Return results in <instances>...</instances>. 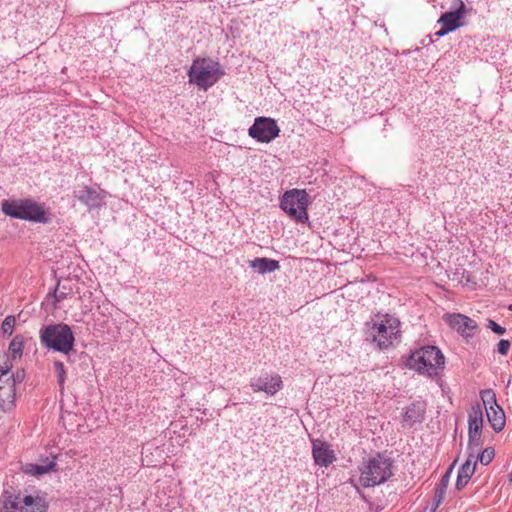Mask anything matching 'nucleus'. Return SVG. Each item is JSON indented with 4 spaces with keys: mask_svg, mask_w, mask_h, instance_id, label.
I'll return each mask as SVG.
<instances>
[{
    "mask_svg": "<svg viewBox=\"0 0 512 512\" xmlns=\"http://www.w3.org/2000/svg\"><path fill=\"white\" fill-rule=\"evenodd\" d=\"M449 32L450 31L448 30V28H446L442 25V28L435 33V36L443 37V36L447 35Z\"/></svg>",
    "mask_w": 512,
    "mask_h": 512,
    "instance_id": "obj_31",
    "label": "nucleus"
},
{
    "mask_svg": "<svg viewBox=\"0 0 512 512\" xmlns=\"http://www.w3.org/2000/svg\"><path fill=\"white\" fill-rule=\"evenodd\" d=\"M445 357L436 346H424L411 354L408 366L428 377L437 376L444 368Z\"/></svg>",
    "mask_w": 512,
    "mask_h": 512,
    "instance_id": "obj_3",
    "label": "nucleus"
},
{
    "mask_svg": "<svg viewBox=\"0 0 512 512\" xmlns=\"http://www.w3.org/2000/svg\"><path fill=\"white\" fill-rule=\"evenodd\" d=\"M312 455L315 463L322 467H327L336 460L331 446L320 440L313 441Z\"/></svg>",
    "mask_w": 512,
    "mask_h": 512,
    "instance_id": "obj_15",
    "label": "nucleus"
},
{
    "mask_svg": "<svg viewBox=\"0 0 512 512\" xmlns=\"http://www.w3.org/2000/svg\"><path fill=\"white\" fill-rule=\"evenodd\" d=\"M426 405L424 402L417 401L411 403L404 410L402 416V426L404 428H411L417 423H421L425 418Z\"/></svg>",
    "mask_w": 512,
    "mask_h": 512,
    "instance_id": "obj_14",
    "label": "nucleus"
},
{
    "mask_svg": "<svg viewBox=\"0 0 512 512\" xmlns=\"http://www.w3.org/2000/svg\"><path fill=\"white\" fill-rule=\"evenodd\" d=\"M483 428V412L480 404L472 407L468 415V434H481Z\"/></svg>",
    "mask_w": 512,
    "mask_h": 512,
    "instance_id": "obj_18",
    "label": "nucleus"
},
{
    "mask_svg": "<svg viewBox=\"0 0 512 512\" xmlns=\"http://www.w3.org/2000/svg\"><path fill=\"white\" fill-rule=\"evenodd\" d=\"M443 319L450 328L465 338L472 337L478 327L476 321L461 313H446Z\"/></svg>",
    "mask_w": 512,
    "mask_h": 512,
    "instance_id": "obj_11",
    "label": "nucleus"
},
{
    "mask_svg": "<svg viewBox=\"0 0 512 512\" xmlns=\"http://www.w3.org/2000/svg\"><path fill=\"white\" fill-rule=\"evenodd\" d=\"M41 344L48 349L69 354L73 350L75 337L69 325L64 323L43 326L39 332Z\"/></svg>",
    "mask_w": 512,
    "mask_h": 512,
    "instance_id": "obj_2",
    "label": "nucleus"
},
{
    "mask_svg": "<svg viewBox=\"0 0 512 512\" xmlns=\"http://www.w3.org/2000/svg\"><path fill=\"white\" fill-rule=\"evenodd\" d=\"M15 323H16L15 316H13V315L6 316V318L3 320L2 325H1V332H2L3 336L9 337L12 335V333L14 331Z\"/></svg>",
    "mask_w": 512,
    "mask_h": 512,
    "instance_id": "obj_23",
    "label": "nucleus"
},
{
    "mask_svg": "<svg viewBox=\"0 0 512 512\" xmlns=\"http://www.w3.org/2000/svg\"><path fill=\"white\" fill-rule=\"evenodd\" d=\"M282 386V379L277 374L271 377H259L258 379L252 380L250 382V387L252 388L253 392L263 391L270 396L275 395L279 390L282 389Z\"/></svg>",
    "mask_w": 512,
    "mask_h": 512,
    "instance_id": "obj_13",
    "label": "nucleus"
},
{
    "mask_svg": "<svg viewBox=\"0 0 512 512\" xmlns=\"http://www.w3.org/2000/svg\"><path fill=\"white\" fill-rule=\"evenodd\" d=\"M480 397L490 426L495 432L502 431L505 427L506 416L502 407L497 403L495 392L492 389H484L480 391Z\"/></svg>",
    "mask_w": 512,
    "mask_h": 512,
    "instance_id": "obj_9",
    "label": "nucleus"
},
{
    "mask_svg": "<svg viewBox=\"0 0 512 512\" xmlns=\"http://www.w3.org/2000/svg\"><path fill=\"white\" fill-rule=\"evenodd\" d=\"M511 343L509 340L501 339L497 345V351L499 354L506 356L509 352Z\"/></svg>",
    "mask_w": 512,
    "mask_h": 512,
    "instance_id": "obj_27",
    "label": "nucleus"
},
{
    "mask_svg": "<svg viewBox=\"0 0 512 512\" xmlns=\"http://www.w3.org/2000/svg\"><path fill=\"white\" fill-rule=\"evenodd\" d=\"M392 463L380 455L368 460L361 471L360 483L364 487H374L387 481L391 475Z\"/></svg>",
    "mask_w": 512,
    "mask_h": 512,
    "instance_id": "obj_8",
    "label": "nucleus"
},
{
    "mask_svg": "<svg viewBox=\"0 0 512 512\" xmlns=\"http://www.w3.org/2000/svg\"><path fill=\"white\" fill-rule=\"evenodd\" d=\"M468 438V450L470 451L469 453L476 455L482 445L481 434H468Z\"/></svg>",
    "mask_w": 512,
    "mask_h": 512,
    "instance_id": "obj_24",
    "label": "nucleus"
},
{
    "mask_svg": "<svg viewBox=\"0 0 512 512\" xmlns=\"http://www.w3.org/2000/svg\"><path fill=\"white\" fill-rule=\"evenodd\" d=\"M24 343V337L22 335H16L9 344L8 353L0 357L1 364H4L5 360L11 363V360L20 359L23 355Z\"/></svg>",
    "mask_w": 512,
    "mask_h": 512,
    "instance_id": "obj_17",
    "label": "nucleus"
},
{
    "mask_svg": "<svg viewBox=\"0 0 512 512\" xmlns=\"http://www.w3.org/2000/svg\"><path fill=\"white\" fill-rule=\"evenodd\" d=\"M54 368H55L58 384L61 388H63L64 382H65V377H66L64 364L60 361H55Z\"/></svg>",
    "mask_w": 512,
    "mask_h": 512,
    "instance_id": "obj_26",
    "label": "nucleus"
},
{
    "mask_svg": "<svg viewBox=\"0 0 512 512\" xmlns=\"http://www.w3.org/2000/svg\"><path fill=\"white\" fill-rule=\"evenodd\" d=\"M56 457L54 456L51 460L46 459L42 464H31L27 470L32 475H43L50 471H54L56 467Z\"/></svg>",
    "mask_w": 512,
    "mask_h": 512,
    "instance_id": "obj_20",
    "label": "nucleus"
},
{
    "mask_svg": "<svg viewBox=\"0 0 512 512\" xmlns=\"http://www.w3.org/2000/svg\"><path fill=\"white\" fill-rule=\"evenodd\" d=\"M2 512H46L47 505L41 497L14 494L4 491L0 498Z\"/></svg>",
    "mask_w": 512,
    "mask_h": 512,
    "instance_id": "obj_6",
    "label": "nucleus"
},
{
    "mask_svg": "<svg viewBox=\"0 0 512 512\" xmlns=\"http://www.w3.org/2000/svg\"><path fill=\"white\" fill-rule=\"evenodd\" d=\"M476 463L477 456L473 453H469L468 458L460 467L458 475L462 478L470 479L475 472Z\"/></svg>",
    "mask_w": 512,
    "mask_h": 512,
    "instance_id": "obj_21",
    "label": "nucleus"
},
{
    "mask_svg": "<svg viewBox=\"0 0 512 512\" xmlns=\"http://www.w3.org/2000/svg\"><path fill=\"white\" fill-rule=\"evenodd\" d=\"M470 479H467V478H462L461 476H457V480H456V488L458 490H461L463 489L469 482Z\"/></svg>",
    "mask_w": 512,
    "mask_h": 512,
    "instance_id": "obj_30",
    "label": "nucleus"
},
{
    "mask_svg": "<svg viewBox=\"0 0 512 512\" xmlns=\"http://www.w3.org/2000/svg\"><path fill=\"white\" fill-rule=\"evenodd\" d=\"M457 3L458 7L454 11L443 13L438 20V23L448 28L450 32L463 25L462 19L465 15V4L462 0H457Z\"/></svg>",
    "mask_w": 512,
    "mask_h": 512,
    "instance_id": "obj_16",
    "label": "nucleus"
},
{
    "mask_svg": "<svg viewBox=\"0 0 512 512\" xmlns=\"http://www.w3.org/2000/svg\"><path fill=\"white\" fill-rule=\"evenodd\" d=\"M63 297H64L63 293H61L59 295L55 293V298L57 301H60Z\"/></svg>",
    "mask_w": 512,
    "mask_h": 512,
    "instance_id": "obj_32",
    "label": "nucleus"
},
{
    "mask_svg": "<svg viewBox=\"0 0 512 512\" xmlns=\"http://www.w3.org/2000/svg\"><path fill=\"white\" fill-rule=\"evenodd\" d=\"M189 83L208 90L225 74L219 62L210 58H197L188 70Z\"/></svg>",
    "mask_w": 512,
    "mask_h": 512,
    "instance_id": "obj_4",
    "label": "nucleus"
},
{
    "mask_svg": "<svg viewBox=\"0 0 512 512\" xmlns=\"http://www.w3.org/2000/svg\"><path fill=\"white\" fill-rule=\"evenodd\" d=\"M308 204V193L306 190L300 189H291L286 191L280 200V207L291 219L299 223H305L308 221Z\"/></svg>",
    "mask_w": 512,
    "mask_h": 512,
    "instance_id": "obj_7",
    "label": "nucleus"
},
{
    "mask_svg": "<svg viewBox=\"0 0 512 512\" xmlns=\"http://www.w3.org/2000/svg\"><path fill=\"white\" fill-rule=\"evenodd\" d=\"M106 195L107 193L99 187L83 186L75 191V197L90 210L104 205Z\"/></svg>",
    "mask_w": 512,
    "mask_h": 512,
    "instance_id": "obj_12",
    "label": "nucleus"
},
{
    "mask_svg": "<svg viewBox=\"0 0 512 512\" xmlns=\"http://www.w3.org/2000/svg\"><path fill=\"white\" fill-rule=\"evenodd\" d=\"M9 377H12L13 384L16 386L17 384H21L25 378V371L23 369L17 370L15 373L10 374Z\"/></svg>",
    "mask_w": 512,
    "mask_h": 512,
    "instance_id": "obj_29",
    "label": "nucleus"
},
{
    "mask_svg": "<svg viewBox=\"0 0 512 512\" xmlns=\"http://www.w3.org/2000/svg\"><path fill=\"white\" fill-rule=\"evenodd\" d=\"M371 324L372 341L380 349H387L399 341L401 323L397 317L390 314L377 315Z\"/></svg>",
    "mask_w": 512,
    "mask_h": 512,
    "instance_id": "obj_5",
    "label": "nucleus"
},
{
    "mask_svg": "<svg viewBox=\"0 0 512 512\" xmlns=\"http://www.w3.org/2000/svg\"><path fill=\"white\" fill-rule=\"evenodd\" d=\"M451 470H452V467H450L447 472L443 475L442 479H441V482L440 484L438 485V488H437V491H436V496H435V509L440 505L443 497H444V494H445V491H446V488H447V485H448V482H449V478H450V474H451Z\"/></svg>",
    "mask_w": 512,
    "mask_h": 512,
    "instance_id": "obj_22",
    "label": "nucleus"
},
{
    "mask_svg": "<svg viewBox=\"0 0 512 512\" xmlns=\"http://www.w3.org/2000/svg\"><path fill=\"white\" fill-rule=\"evenodd\" d=\"M279 133L277 122L268 117H257L248 129L249 136L261 143H270L279 136Z\"/></svg>",
    "mask_w": 512,
    "mask_h": 512,
    "instance_id": "obj_10",
    "label": "nucleus"
},
{
    "mask_svg": "<svg viewBox=\"0 0 512 512\" xmlns=\"http://www.w3.org/2000/svg\"><path fill=\"white\" fill-rule=\"evenodd\" d=\"M1 211L11 218L46 224L51 221L42 204L31 198L7 199L1 202Z\"/></svg>",
    "mask_w": 512,
    "mask_h": 512,
    "instance_id": "obj_1",
    "label": "nucleus"
},
{
    "mask_svg": "<svg viewBox=\"0 0 512 512\" xmlns=\"http://www.w3.org/2000/svg\"><path fill=\"white\" fill-rule=\"evenodd\" d=\"M508 310H509V311H512V304H510V305L508 306Z\"/></svg>",
    "mask_w": 512,
    "mask_h": 512,
    "instance_id": "obj_33",
    "label": "nucleus"
},
{
    "mask_svg": "<svg viewBox=\"0 0 512 512\" xmlns=\"http://www.w3.org/2000/svg\"><path fill=\"white\" fill-rule=\"evenodd\" d=\"M494 455V449L491 447L485 448L480 454L479 452L476 453L477 460H479L483 465H488L494 458Z\"/></svg>",
    "mask_w": 512,
    "mask_h": 512,
    "instance_id": "obj_25",
    "label": "nucleus"
},
{
    "mask_svg": "<svg viewBox=\"0 0 512 512\" xmlns=\"http://www.w3.org/2000/svg\"><path fill=\"white\" fill-rule=\"evenodd\" d=\"M251 268H253L259 274L271 273L280 268V264L277 260L262 257L255 258L249 262Z\"/></svg>",
    "mask_w": 512,
    "mask_h": 512,
    "instance_id": "obj_19",
    "label": "nucleus"
},
{
    "mask_svg": "<svg viewBox=\"0 0 512 512\" xmlns=\"http://www.w3.org/2000/svg\"><path fill=\"white\" fill-rule=\"evenodd\" d=\"M487 327L498 335H503L506 332V329L504 327L500 326L491 319L488 320Z\"/></svg>",
    "mask_w": 512,
    "mask_h": 512,
    "instance_id": "obj_28",
    "label": "nucleus"
}]
</instances>
